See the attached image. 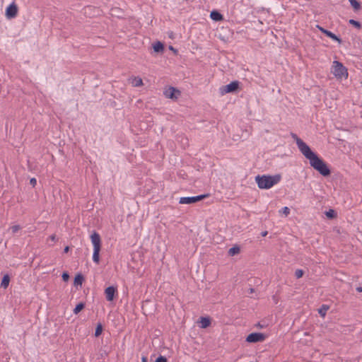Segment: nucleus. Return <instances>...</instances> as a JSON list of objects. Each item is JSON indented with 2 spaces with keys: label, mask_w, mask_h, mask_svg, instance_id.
Returning <instances> with one entry per match:
<instances>
[{
  "label": "nucleus",
  "mask_w": 362,
  "mask_h": 362,
  "mask_svg": "<svg viewBox=\"0 0 362 362\" xmlns=\"http://www.w3.org/2000/svg\"><path fill=\"white\" fill-rule=\"evenodd\" d=\"M170 49L171 50H174V51H175V50L174 49V48H173L172 46H170Z\"/></svg>",
  "instance_id": "e433bc0d"
},
{
  "label": "nucleus",
  "mask_w": 362,
  "mask_h": 362,
  "mask_svg": "<svg viewBox=\"0 0 362 362\" xmlns=\"http://www.w3.org/2000/svg\"><path fill=\"white\" fill-rule=\"evenodd\" d=\"M91 243L94 249H100L101 247V239L100 235L94 231L90 235Z\"/></svg>",
  "instance_id": "1a4fd4ad"
},
{
  "label": "nucleus",
  "mask_w": 362,
  "mask_h": 362,
  "mask_svg": "<svg viewBox=\"0 0 362 362\" xmlns=\"http://www.w3.org/2000/svg\"><path fill=\"white\" fill-rule=\"evenodd\" d=\"M18 13V7L15 3L11 4L6 10V16L7 18L11 19L15 18Z\"/></svg>",
  "instance_id": "0eeeda50"
},
{
  "label": "nucleus",
  "mask_w": 362,
  "mask_h": 362,
  "mask_svg": "<svg viewBox=\"0 0 362 362\" xmlns=\"http://www.w3.org/2000/svg\"><path fill=\"white\" fill-rule=\"evenodd\" d=\"M349 1L354 10L358 11L361 8V4L357 0H349Z\"/></svg>",
  "instance_id": "a211bd4d"
},
{
  "label": "nucleus",
  "mask_w": 362,
  "mask_h": 362,
  "mask_svg": "<svg viewBox=\"0 0 362 362\" xmlns=\"http://www.w3.org/2000/svg\"><path fill=\"white\" fill-rule=\"evenodd\" d=\"M206 197H208L207 194H201L194 197H184L180 199L179 203L181 204H191L199 202Z\"/></svg>",
  "instance_id": "39448f33"
},
{
  "label": "nucleus",
  "mask_w": 362,
  "mask_h": 362,
  "mask_svg": "<svg viewBox=\"0 0 362 362\" xmlns=\"http://www.w3.org/2000/svg\"><path fill=\"white\" fill-rule=\"evenodd\" d=\"M69 250V246L65 247V248L64 249V252H66V253L68 252Z\"/></svg>",
  "instance_id": "473e14b6"
},
{
  "label": "nucleus",
  "mask_w": 362,
  "mask_h": 362,
  "mask_svg": "<svg viewBox=\"0 0 362 362\" xmlns=\"http://www.w3.org/2000/svg\"><path fill=\"white\" fill-rule=\"evenodd\" d=\"M84 307H85V305L83 303H78V305H76V306L74 309V313L78 314L84 308Z\"/></svg>",
  "instance_id": "412c9836"
},
{
  "label": "nucleus",
  "mask_w": 362,
  "mask_h": 362,
  "mask_svg": "<svg viewBox=\"0 0 362 362\" xmlns=\"http://www.w3.org/2000/svg\"><path fill=\"white\" fill-rule=\"evenodd\" d=\"M240 252V248L237 246L233 247L229 249L228 254L231 256H233Z\"/></svg>",
  "instance_id": "4be33fe9"
},
{
  "label": "nucleus",
  "mask_w": 362,
  "mask_h": 362,
  "mask_svg": "<svg viewBox=\"0 0 362 362\" xmlns=\"http://www.w3.org/2000/svg\"><path fill=\"white\" fill-rule=\"evenodd\" d=\"M30 184L33 186V187H35L37 184V180L35 178L33 177L30 180Z\"/></svg>",
  "instance_id": "7c9ffc66"
},
{
  "label": "nucleus",
  "mask_w": 362,
  "mask_h": 362,
  "mask_svg": "<svg viewBox=\"0 0 362 362\" xmlns=\"http://www.w3.org/2000/svg\"><path fill=\"white\" fill-rule=\"evenodd\" d=\"M265 335L262 333L259 332H254L250 334L247 338L246 341L250 343H255L259 341H263L265 339Z\"/></svg>",
  "instance_id": "423d86ee"
},
{
  "label": "nucleus",
  "mask_w": 362,
  "mask_h": 362,
  "mask_svg": "<svg viewBox=\"0 0 362 362\" xmlns=\"http://www.w3.org/2000/svg\"><path fill=\"white\" fill-rule=\"evenodd\" d=\"M116 288L114 286H109L105 288V294L107 300L112 301L114 299Z\"/></svg>",
  "instance_id": "9b49d317"
},
{
  "label": "nucleus",
  "mask_w": 362,
  "mask_h": 362,
  "mask_svg": "<svg viewBox=\"0 0 362 362\" xmlns=\"http://www.w3.org/2000/svg\"><path fill=\"white\" fill-rule=\"evenodd\" d=\"M210 17L211 18V19H213L216 21H219L223 20V16L219 12H218L216 11H211V14H210Z\"/></svg>",
  "instance_id": "ddd939ff"
},
{
  "label": "nucleus",
  "mask_w": 362,
  "mask_h": 362,
  "mask_svg": "<svg viewBox=\"0 0 362 362\" xmlns=\"http://www.w3.org/2000/svg\"><path fill=\"white\" fill-rule=\"evenodd\" d=\"M153 48L156 52H161L164 49L163 45L160 42H157L154 43L153 45Z\"/></svg>",
  "instance_id": "4468645a"
},
{
  "label": "nucleus",
  "mask_w": 362,
  "mask_h": 362,
  "mask_svg": "<svg viewBox=\"0 0 362 362\" xmlns=\"http://www.w3.org/2000/svg\"><path fill=\"white\" fill-rule=\"evenodd\" d=\"M356 291L358 292H362V287H357Z\"/></svg>",
  "instance_id": "72a5a7b5"
},
{
  "label": "nucleus",
  "mask_w": 362,
  "mask_h": 362,
  "mask_svg": "<svg viewBox=\"0 0 362 362\" xmlns=\"http://www.w3.org/2000/svg\"><path fill=\"white\" fill-rule=\"evenodd\" d=\"M280 212L284 214L285 216H288L290 214V209L287 206H284L281 209Z\"/></svg>",
  "instance_id": "bb28decb"
},
{
  "label": "nucleus",
  "mask_w": 362,
  "mask_h": 362,
  "mask_svg": "<svg viewBox=\"0 0 362 362\" xmlns=\"http://www.w3.org/2000/svg\"><path fill=\"white\" fill-rule=\"evenodd\" d=\"M325 215L327 216V218H334L336 217L337 216V214L335 212L334 210L333 209H329V211H326L325 212Z\"/></svg>",
  "instance_id": "5701e85b"
},
{
  "label": "nucleus",
  "mask_w": 362,
  "mask_h": 362,
  "mask_svg": "<svg viewBox=\"0 0 362 362\" xmlns=\"http://www.w3.org/2000/svg\"><path fill=\"white\" fill-rule=\"evenodd\" d=\"M320 30L324 33L326 36H327L328 37L332 39L334 41H337L338 43L341 44V40L337 37L335 34H334L333 33H332L331 31L328 30H326L322 27H320L318 26Z\"/></svg>",
  "instance_id": "9d476101"
},
{
  "label": "nucleus",
  "mask_w": 362,
  "mask_h": 362,
  "mask_svg": "<svg viewBox=\"0 0 362 362\" xmlns=\"http://www.w3.org/2000/svg\"><path fill=\"white\" fill-rule=\"evenodd\" d=\"M267 234V232L265 231V232L262 233V236H265Z\"/></svg>",
  "instance_id": "c9c22d12"
},
{
  "label": "nucleus",
  "mask_w": 362,
  "mask_h": 362,
  "mask_svg": "<svg viewBox=\"0 0 362 362\" xmlns=\"http://www.w3.org/2000/svg\"><path fill=\"white\" fill-rule=\"evenodd\" d=\"M155 362H168V360L165 356H160L156 359Z\"/></svg>",
  "instance_id": "c85d7f7f"
},
{
  "label": "nucleus",
  "mask_w": 362,
  "mask_h": 362,
  "mask_svg": "<svg viewBox=\"0 0 362 362\" xmlns=\"http://www.w3.org/2000/svg\"><path fill=\"white\" fill-rule=\"evenodd\" d=\"M49 239H50L52 241H55V240H56V235H52L49 237Z\"/></svg>",
  "instance_id": "2f4dec72"
},
{
  "label": "nucleus",
  "mask_w": 362,
  "mask_h": 362,
  "mask_svg": "<svg viewBox=\"0 0 362 362\" xmlns=\"http://www.w3.org/2000/svg\"><path fill=\"white\" fill-rule=\"evenodd\" d=\"M328 309H329V306H327L326 305H322L321 306V308L318 310V313L322 317H325Z\"/></svg>",
  "instance_id": "6ab92c4d"
},
{
  "label": "nucleus",
  "mask_w": 362,
  "mask_h": 362,
  "mask_svg": "<svg viewBox=\"0 0 362 362\" xmlns=\"http://www.w3.org/2000/svg\"><path fill=\"white\" fill-rule=\"evenodd\" d=\"M102 332H103V327H102L101 324H99L96 327L95 336V337L100 336Z\"/></svg>",
  "instance_id": "393cba45"
},
{
  "label": "nucleus",
  "mask_w": 362,
  "mask_h": 362,
  "mask_svg": "<svg viewBox=\"0 0 362 362\" xmlns=\"http://www.w3.org/2000/svg\"><path fill=\"white\" fill-rule=\"evenodd\" d=\"M332 73L337 78L342 79L348 78L347 69L339 62L334 61Z\"/></svg>",
  "instance_id": "7ed1b4c3"
},
{
  "label": "nucleus",
  "mask_w": 362,
  "mask_h": 362,
  "mask_svg": "<svg viewBox=\"0 0 362 362\" xmlns=\"http://www.w3.org/2000/svg\"><path fill=\"white\" fill-rule=\"evenodd\" d=\"M83 276L81 274H78L75 276L74 284L76 285H81L83 281Z\"/></svg>",
  "instance_id": "aec40b11"
},
{
  "label": "nucleus",
  "mask_w": 362,
  "mask_h": 362,
  "mask_svg": "<svg viewBox=\"0 0 362 362\" xmlns=\"http://www.w3.org/2000/svg\"><path fill=\"white\" fill-rule=\"evenodd\" d=\"M292 138L296 141V145L300 153L310 161V165L317 170L322 175H330V170L327 164L318 156L314 153L309 146L300 139L296 134H291Z\"/></svg>",
  "instance_id": "f257e3e1"
},
{
  "label": "nucleus",
  "mask_w": 362,
  "mask_h": 362,
  "mask_svg": "<svg viewBox=\"0 0 362 362\" xmlns=\"http://www.w3.org/2000/svg\"><path fill=\"white\" fill-rule=\"evenodd\" d=\"M132 83L134 87L141 86L143 84L142 79L139 77H135L133 78Z\"/></svg>",
  "instance_id": "f3484780"
},
{
  "label": "nucleus",
  "mask_w": 362,
  "mask_h": 362,
  "mask_svg": "<svg viewBox=\"0 0 362 362\" xmlns=\"http://www.w3.org/2000/svg\"><path fill=\"white\" fill-rule=\"evenodd\" d=\"M100 249H94L93 250V260L96 264H98L100 262Z\"/></svg>",
  "instance_id": "dca6fc26"
},
{
  "label": "nucleus",
  "mask_w": 362,
  "mask_h": 362,
  "mask_svg": "<svg viewBox=\"0 0 362 362\" xmlns=\"http://www.w3.org/2000/svg\"><path fill=\"white\" fill-rule=\"evenodd\" d=\"M142 361H143V362H145L146 361V358L143 357Z\"/></svg>",
  "instance_id": "4c0bfd02"
},
{
  "label": "nucleus",
  "mask_w": 362,
  "mask_h": 362,
  "mask_svg": "<svg viewBox=\"0 0 362 362\" xmlns=\"http://www.w3.org/2000/svg\"><path fill=\"white\" fill-rule=\"evenodd\" d=\"M200 327L202 328H206L208 327L211 324V320L209 317H200Z\"/></svg>",
  "instance_id": "f8f14e48"
},
{
  "label": "nucleus",
  "mask_w": 362,
  "mask_h": 362,
  "mask_svg": "<svg viewBox=\"0 0 362 362\" xmlns=\"http://www.w3.org/2000/svg\"><path fill=\"white\" fill-rule=\"evenodd\" d=\"M349 24L353 25L354 26H355L356 28H357L358 29L361 28V23L358 21H355L354 19H350L349 21Z\"/></svg>",
  "instance_id": "b1692460"
},
{
  "label": "nucleus",
  "mask_w": 362,
  "mask_h": 362,
  "mask_svg": "<svg viewBox=\"0 0 362 362\" xmlns=\"http://www.w3.org/2000/svg\"><path fill=\"white\" fill-rule=\"evenodd\" d=\"M304 274V272L302 269H296L295 272V276L297 279L301 278Z\"/></svg>",
  "instance_id": "a878e982"
},
{
  "label": "nucleus",
  "mask_w": 362,
  "mask_h": 362,
  "mask_svg": "<svg viewBox=\"0 0 362 362\" xmlns=\"http://www.w3.org/2000/svg\"><path fill=\"white\" fill-rule=\"evenodd\" d=\"M240 83L238 81H233L226 86H221L219 88V92L222 95L229 93H235L238 90Z\"/></svg>",
  "instance_id": "20e7f679"
},
{
  "label": "nucleus",
  "mask_w": 362,
  "mask_h": 362,
  "mask_svg": "<svg viewBox=\"0 0 362 362\" xmlns=\"http://www.w3.org/2000/svg\"><path fill=\"white\" fill-rule=\"evenodd\" d=\"M281 179V176L279 174L274 175H257L255 177V181L257 186L260 189H270L274 185L278 184Z\"/></svg>",
  "instance_id": "f03ea898"
},
{
  "label": "nucleus",
  "mask_w": 362,
  "mask_h": 362,
  "mask_svg": "<svg viewBox=\"0 0 362 362\" xmlns=\"http://www.w3.org/2000/svg\"><path fill=\"white\" fill-rule=\"evenodd\" d=\"M9 276L8 274L4 275L1 283V286L4 288H6L9 284Z\"/></svg>",
  "instance_id": "2eb2a0df"
},
{
  "label": "nucleus",
  "mask_w": 362,
  "mask_h": 362,
  "mask_svg": "<svg viewBox=\"0 0 362 362\" xmlns=\"http://www.w3.org/2000/svg\"><path fill=\"white\" fill-rule=\"evenodd\" d=\"M62 279L64 281H67L69 279V275L66 273V272H64L62 274Z\"/></svg>",
  "instance_id": "c756f323"
},
{
  "label": "nucleus",
  "mask_w": 362,
  "mask_h": 362,
  "mask_svg": "<svg viewBox=\"0 0 362 362\" xmlns=\"http://www.w3.org/2000/svg\"><path fill=\"white\" fill-rule=\"evenodd\" d=\"M255 291L254 288H251L249 289V293H252Z\"/></svg>",
  "instance_id": "f704fd0d"
},
{
  "label": "nucleus",
  "mask_w": 362,
  "mask_h": 362,
  "mask_svg": "<svg viewBox=\"0 0 362 362\" xmlns=\"http://www.w3.org/2000/svg\"><path fill=\"white\" fill-rule=\"evenodd\" d=\"M164 95L167 98L177 99L180 95V92L174 87H169L164 91Z\"/></svg>",
  "instance_id": "6e6552de"
},
{
  "label": "nucleus",
  "mask_w": 362,
  "mask_h": 362,
  "mask_svg": "<svg viewBox=\"0 0 362 362\" xmlns=\"http://www.w3.org/2000/svg\"><path fill=\"white\" fill-rule=\"evenodd\" d=\"M21 229V226L19 225H15L11 227V230L13 233H17Z\"/></svg>",
  "instance_id": "cd10ccee"
}]
</instances>
